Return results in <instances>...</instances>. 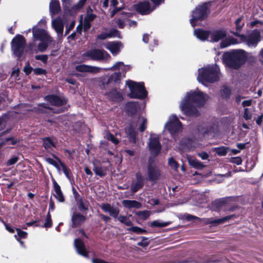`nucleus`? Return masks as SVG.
I'll return each mask as SVG.
<instances>
[{
  "label": "nucleus",
  "instance_id": "obj_1",
  "mask_svg": "<svg viewBox=\"0 0 263 263\" xmlns=\"http://www.w3.org/2000/svg\"><path fill=\"white\" fill-rule=\"evenodd\" d=\"M209 99L208 95L199 90H192L186 93L180 103V107L184 114L197 116L199 115V108L202 107Z\"/></svg>",
  "mask_w": 263,
  "mask_h": 263
},
{
  "label": "nucleus",
  "instance_id": "obj_2",
  "mask_svg": "<svg viewBox=\"0 0 263 263\" xmlns=\"http://www.w3.org/2000/svg\"><path fill=\"white\" fill-rule=\"evenodd\" d=\"M219 69L216 65L202 67L198 70L197 80L204 85H206V83H214L219 79Z\"/></svg>",
  "mask_w": 263,
  "mask_h": 263
},
{
  "label": "nucleus",
  "instance_id": "obj_3",
  "mask_svg": "<svg viewBox=\"0 0 263 263\" xmlns=\"http://www.w3.org/2000/svg\"><path fill=\"white\" fill-rule=\"evenodd\" d=\"M33 41H40L38 45V49L41 52L46 50L49 44L53 41L52 38L50 36L46 30L35 26L32 28Z\"/></svg>",
  "mask_w": 263,
  "mask_h": 263
},
{
  "label": "nucleus",
  "instance_id": "obj_4",
  "mask_svg": "<svg viewBox=\"0 0 263 263\" xmlns=\"http://www.w3.org/2000/svg\"><path fill=\"white\" fill-rule=\"evenodd\" d=\"M210 4V2H207L199 5L193 11L192 17L190 19V23L192 27L201 25V21L208 16V8Z\"/></svg>",
  "mask_w": 263,
  "mask_h": 263
},
{
  "label": "nucleus",
  "instance_id": "obj_5",
  "mask_svg": "<svg viewBox=\"0 0 263 263\" xmlns=\"http://www.w3.org/2000/svg\"><path fill=\"white\" fill-rule=\"evenodd\" d=\"M126 84L130 91L129 93L130 98L142 99L146 97L147 92L143 83H137L132 80L127 81Z\"/></svg>",
  "mask_w": 263,
  "mask_h": 263
},
{
  "label": "nucleus",
  "instance_id": "obj_6",
  "mask_svg": "<svg viewBox=\"0 0 263 263\" xmlns=\"http://www.w3.org/2000/svg\"><path fill=\"white\" fill-rule=\"evenodd\" d=\"M110 59V55L104 50L90 49L83 54V61L92 60L106 61Z\"/></svg>",
  "mask_w": 263,
  "mask_h": 263
},
{
  "label": "nucleus",
  "instance_id": "obj_7",
  "mask_svg": "<svg viewBox=\"0 0 263 263\" xmlns=\"http://www.w3.org/2000/svg\"><path fill=\"white\" fill-rule=\"evenodd\" d=\"M248 53L242 50H231V68L238 69L248 59Z\"/></svg>",
  "mask_w": 263,
  "mask_h": 263
},
{
  "label": "nucleus",
  "instance_id": "obj_8",
  "mask_svg": "<svg viewBox=\"0 0 263 263\" xmlns=\"http://www.w3.org/2000/svg\"><path fill=\"white\" fill-rule=\"evenodd\" d=\"M230 201L229 197L216 199L211 203L210 207L213 211L219 213L225 212L229 210Z\"/></svg>",
  "mask_w": 263,
  "mask_h": 263
},
{
  "label": "nucleus",
  "instance_id": "obj_9",
  "mask_svg": "<svg viewBox=\"0 0 263 263\" xmlns=\"http://www.w3.org/2000/svg\"><path fill=\"white\" fill-rule=\"evenodd\" d=\"M167 130L172 137H174L175 135L179 133L182 129L181 124L176 116L172 115L170 117L168 121L166 123L164 127Z\"/></svg>",
  "mask_w": 263,
  "mask_h": 263
},
{
  "label": "nucleus",
  "instance_id": "obj_10",
  "mask_svg": "<svg viewBox=\"0 0 263 263\" xmlns=\"http://www.w3.org/2000/svg\"><path fill=\"white\" fill-rule=\"evenodd\" d=\"M25 39L20 35H16L12 41V50L14 54L20 57L22 55L25 46Z\"/></svg>",
  "mask_w": 263,
  "mask_h": 263
},
{
  "label": "nucleus",
  "instance_id": "obj_11",
  "mask_svg": "<svg viewBox=\"0 0 263 263\" xmlns=\"http://www.w3.org/2000/svg\"><path fill=\"white\" fill-rule=\"evenodd\" d=\"M146 175L147 180L148 181L155 182L159 179L161 176L160 171L154 162L149 160Z\"/></svg>",
  "mask_w": 263,
  "mask_h": 263
},
{
  "label": "nucleus",
  "instance_id": "obj_12",
  "mask_svg": "<svg viewBox=\"0 0 263 263\" xmlns=\"http://www.w3.org/2000/svg\"><path fill=\"white\" fill-rule=\"evenodd\" d=\"M66 21L59 16L57 18L52 17L51 26L57 33L58 38L61 40L63 35L64 24Z\"/></svg>",
  "mask_w": 263,
  "mask_h": 263
},
{
  "label": "nucleus",
  "instance_id": "obj_13",
  "mask_svg": "<svg viewBox=\"0 0 263 263\" xmlns=\"http://www.w3.org/2000/svg\"><path fill=\"white\" fill-rule=\"evenodd\" d=\"M45 99L47 101H49L53 106L60 107L55 110L53 108H50V109L53 110V112L60 113L64 111V109L62 107H61V106L66 103L64 99H62L59 97L54 95L47 96L45 98Z\"/></svg>",
  "mask_w": 263,
  "mask_h": 263
},
{
  "label": "nucleus",
  "instance_id": "obj_14",
  "mask_svg": "<svg viewBox=\"0 0 263 263\" xmlns=\"http://www.w3.org/2000/svg\"><path fill=\"white\" fill-rule=\"evenodd\" d=\"M62 1L64 7L65 13L66 15L69 13L70 15H72L75 13L76 10L83 6L86 0H80L76 5H74L71 7V0H62Z\"/></svg>",
  "mask_w": 263,
  "mask_h": 263
},
{
  "label": "nucleus",
  "instance_id": "obj_15",
  "mask_svg": "<svg viewBox=\"0 0 263 263\" xmlns=\"http://www.w3.org/2000/svg\"><path fill=\"white\" fill-rule=\"evenodd\" d=\"M148 146L150 152L152 155H157L158 154L161 148V146L159 142V137L155 134H151Z\"/></svg>",
  "mask_w": 263,
  "mask_h": 263
},
{
  "label": "nucleus",
  "instance_id": "obj_16",
  "mask_svg": "<svg viewBox=\"0 0 263 263\" xmlns=\"http://www.w3.org/2000/svg\"><path fill=\"white\" fill-rule=\"evenodd\" d=\"M209 42H218L221 40L225 38L228 35L226 29L220 28L210 30Z\"/></svg>",
  "mask_w": 263,
  "mask_h": 263
},
{
  "label": "nucleus",
  "instance_id": "obj_17",
  "mask_svg": "<svg viewBox=\"0 0 263 263\" xmlns=\"http://www.w3.org/2000/svg\"><path fill=\"white\" fill-rule=\"evenodd\" d=\"M129 13H122L118 18L116 22L118 24L120 28H123L125 25H128L129 27H135L137 23L135 21H132L128 19Z\"/></svg>",
  "mask_w": 263,
  "mask_h": 263
},
{
  "label": "nucleus",
  "instance_id": "obj_18",
  "mask_svg": "<svg viewBox=\"0 0 263 263\" xmlns=\"http://www.w3.org/2000/svg\"><path fill=\"white\" fill-rule=\"evenodd\" d=\"M104 46L113 55L119 54L123 47L122 43L119 41L107 42L104 44Z\"/></svg>",
  "mask_w": 263,
  "mask_h": 263
},
{
  "label": "nucleus",
  "instance_id": "obj_19",
  "mask_svg": "<svg viewBox=\"0 0 263 263\" xmlns=\"http://www.w3.org/2000/svg\"><path fill=\"white\" fill-rule=\"evenodd\" d=\"M137 126V124L133 123L129 124L125 128V132L129 140L133 143H136L137 140V133L136 132Z\"/></svg>",
  "mask_w": 263,
  "mask_h": 263
},
{
  "label": "nucleus",
  "instance_id": "obj_20",
  "mask_svg": "<svg viewBox=\"0 0 263 263\" xmlns=\"http://www.w3.org/2000/svg\"><path fill=\"white\" fill-rule=\"evenodd\" d=\"M260 33L257 30L253 31L248 37L246 42L249 47H256L260 41Z\"/></svg>",
  "mask_w": 263,
  "mask_h": 263
},
{
  "label": "nucleus",
  "instance_id": "obj_21",
  "mask_svg": "<svg viewBox=\"0 0 263 263\" xmlns=\"http://www.w3.org/2000/svg\"><path fill=\"white\" fill-rule=\"evenodd\" d=\"M86 214H81L74 212L71 216L72 226L73 227H78L81 225L86 220Z\"/></svg>",
  "mask_w": 263,
  "mask_h": 263
},
{
  "label": "nucleus",
  "instance_id": "obj_22",
  "mask_svg": "<svg viewBox=\"0 0 263 263\" xmlns=\"http://www.w3.org/2000/svg\"><path fill=\"white\" fill-rule=\"evenodd\" d=\"M102 69V70L103 69V68ZM129 65H125L122 62H118L116 63L111 67L108 68H104V70H109L112 71L119 70V72H121L123 74V76L125 77L126 72L129 70Z\"/></svg>",
  "mask_w": 263,
  "mask_h": 263
},
{
  "label": "nucleus",
  "instance_id": "obj_23",
  "mask_svg": "<svg viewBox=\"0 0 263 263\" xmlns=\"http://www.w3.org/2000/svg\"><path fill=\"white\" fill-rule=\"evenodd\" d=\"M198 147V144L195 141L191 139H184L182 141L180 145V149L182 151H193Z\"/></svg>",
  "mask_w": 263,
  "mask_h": 263
},
{
  "label": "nucleus",
  "instance_id": "obj_24",
  "mask_svg": "<svg viewBox=\"0 0 263 263\" xmlns=\"http://www.w3.org/2000/svg\"><path fill=\"white\" fill-rule=\"evenodd\" d=\"M135 9L140 14L142 15L148 14L151 13L153 10L150 7L148 2H143L139 3L134 6Z\"/></svg>",
  "mask_w": 263,
  "mask_h": 263
},
{
  "label": "nucleus",
  "instance_id": "obj_25",
  "mask_svg": "<svg viewBox=\"0 0 263 263\" xmlns=\"http://www.w3.org/2000/svg\"><path fill=\"white\" fill-rule=\"evenodd\" d=\"M192 262H195V263H230L229 260L225 258H221V259H206L204 260H201V261H194L192 259H185V260H182L179 262V263H192Z\"/></svg>",
  "mask_w": 263,
  "mask_h": 263
},
{
  "label": "nucleus",
  "instance_id": "obj_26",
  "mask_svg": "<svg viewBox=\"0 0 263 263\" xmlns=\"http://www.w3.org/2000/svg\"><path fill=\"white\" fill-rule=\"evenodd\" d=\"M100 208L104 212L108 213L110 216L114 218L118 217L119 213V210L110 204L108 203H102L100 205Z\"/></svg>",
  "mask_w": 263,
  "mask_h": 263
},
{
  "label": "nucleus",
  "instance_id": "obj_27",
  "mask_svg": "<svg viewBox=\"0 0 263 263\" xmlns=\"http://www.w3.org/2000/svg\"><path fill=\"white\" fill-rule=\"evenodd\" d=\"M136 180L134 181L131 185V191L133 193L137 192L143 185V178L140 173L136 175Z\"/></svg>",
  "mask_w": 263,
  "mask_h": 263
},
{
  "label": "nucleus",
  "instance_id": "obj_28",
  "mask_svg": "<svg viewBox=\"0 0 263 263\" xmlns=\"http://www.w3.org/2000/svg\"><path fill=\"white\" fill-rule=\"evenodd\" d=\"M194 34L197 39L201 41H209L210 30H204L201 29H195L194 31Z\"/></svg>",
  "mask_w": 263,
  "mask_h": 263
},
{
  "label": "nucleus",
  "instance_id": "obj_29",
  "mask_svg": "<svg viewBox=\"0 0 263 263\" xmlns=\"http://www.w3.org/2000/svg\"><path fill=\"white\" fill-rule=\"evenodd\" d=\"M76 70L80 72H89L97 73L100 72L102 69L100 67L95 66H89L85 65H80L76 66Z\"/></svg>",
  "mask_w": 263,
  "mask_h": 263
},
{
  "label": "nucleus",
  "instance_id": "obj_30",
  "mask_svg": "<svg viewBox=\"0 0 263 263\" xmlns=\"http://www.w3.org/2000/svg\"><path fill=\"white\" fill-rule=\"evenodd\" d=\"M53 184L54 191V196L58 201L63 202L65 201V198L62 192L60 185L55 180L53 181Z\"/></svg>",
  "mask_w": 263,
  "mask_h": 263
},
{
  "label": "nucleus",
  "instance_id": "obj_31",
  "mask_svg": "<svg viewBox=\"0 0 263 263\" xmlns=\"http://www.w3.org/2000/svg\"><path fill=\"white\" fill-rule=\"evenodd\" d=\"M50 13L51 17L58 14L60 11V3L58 0H51L50 3Z\"/></svg>",
  "mask_w": 263,
  "mask_h": 263
},
{
  "label": "nucleus",
  "instance_id": "obj_32",
  "mask_svg": "<svg viewBox=\"0 0 263 263\" xmlns=\"http://www.w3.org/2000/svg\"><path fill=\"white\" fill-rule=\"evenodd\" d=\"M117 37L118 38H121L120 32L117 30L112 29L110 30L109 33H103L98 35L97 39L100 40H104L108 37Z\"/></svg>",
  "mask_w": 263,
  "mask_h": 263
},
{
  "label": "nucleus",
  "instance_id": "obj_33",
  "mask_svg": "<svg viewBox=\"0 0 263 263\" xmlns=\"http://www.w3.org/2000/svg\"><path fill=\"white\" fill-rule=\"evenodd\" d=\"M124 77L121 72H115L108 79L107 84H117L118 83L120 80Z\"/></svg>",
  "mask_w": 263,
  "mask_h": 263
},
{
  "label": "nucleus",
  "instance_id": "obj_34",
  "mask_svg": "<svg viewBox=\"0 0 263 263\" xmlns=\"http://www.w3.org/2000/svg\"><path fill=\"white\" fill-rule=\"evenodd\" d=\"M219 96L221 99H228L230 96V87L227 85H223L220 90Z\"/></svg>",
  "mask_w": 263,
  "mask_h": 263
},
{
  "label": "nucleus",
  "instance_id": "obj_35",
  "mask_svg": "<svg viewBox=\"0 0 263 263\" xmlns=\"http://www.w3.org/2000/svg\"><path fill=\"white\" fill-rule=\"evenodd\" d=\"M138 107L136 102H128L126 105V110L129 115L132 116L137 111Z\"/></svg>",
  "mask_w": 263,
  "mask_h": 263
},
{
  "label": "nucleus",
  "instance_id": "obj_36",
  "mask_svg": "<svg viewBox=\"0 0 263 263\" xmlns=\"http://www.w3.org/2000/svg\"><path fill=\"white\" fill-rule=\"evenodd\" d=\"M187 160L189 164L192 167L197 169H201L204 167L203 163L196 159L191 157H187Z\"/></svg>",
  "mask_w": 263,
  "mask_h": 263
},
{
  "label": "nucleus",
  "instance_id": "obj_37",
  "mask_svg": "<svg viewBox=\"0 0 263 263\" xmlns=\"http://www.w3.org/2000/svg\"><path fill=\"white\" fill-rule=\"evenodd\" d=\"M109 97L113 101H120L122 100V95L117 90H114L110 91L108 94Z\"/></svg>",
  "mask_w": 263,
  "mask_h": 263
},
{
  "label": "nucleus",
  "instance_id": "obj_38",
  "mask_svg": "<svg viewBox=\"0 0 263 263\" xmlns=\"http://www.w3.org/2000/svg\"><path fill=\"white\" fill-rule=\"evenodd\" d=\"M122 204L125 207L128 209L132 208H139L140 207V203L135 200H124L122 201Z\"/></svg>",
  "mask_w": 263,
  "mask_h": 263
},
{
  "label": "nucleus",
  "instance_id": "obj_39",
  "mask_svg": "<svg viewBox=\"0 0 263 263\" xmlns=\"http://www.w3.org/2000/svg\"><path fill=\"white\" fill-rule=\"evenodd\" d=\"M170 223V222H163L160 220H156L151 222L149 226L152 228H163L168 226Z\"/></svg>",
  "mask_w": 263,
  "mask_h": 263
},
{
  "label": "nucleus",
  "instance_id": "obj_40",
  "mask_svg": "<svg viewBox=\"0 0 263 263\" xmlns=\"http://www.w3.org/2000/svg\"><path fill=\"white\" fill-rule=\"evenodd\" d=\"M138 123L139 125V129L141 132H143L147 127V119L144 117H139L138 118Z\"/></svg>",
  "mask_w": 263,
  "mask_h": 263
},
{
  "label": "nucleus",
  "instance_id": "obj_41",
  "mask_svg": "<svg viewBox=\"0 0 263 263\" xmlns=\"http://www.w3.org/2000/svg\"><path fill=\"white\" fill-rule=\"evenodd\" d=\"M230 218V217L229 216H227L224 217L217 219L215 220H213L212 219H208L206 222L207 223H212V224H214L217 225V224L223 223L228 221Z\"/></svg>",
  "mask_w": 263,
  "mask_h": 263
},
{
  "label": "nucleus",
  "instance_id": "obj_42",
  "mask_svg": "<svg viewBox=\"0 0 263 263\" xmlns=\"http://www.w3.org/2000/svg\"><path fill=\"white\" fill-rule=\"evenodd\" d=\"M76 248V252L85 257V258H89L90 256V255L91 254V252L88 251L86 249V248Z\"/></svg>",
  "mask_w": 263,
  "mask_h": 263
},
{
  "label": "nucleus",
  "instance_id": "obj_43",
  "mask_svg": "<svg viewBox=\"0 0 263 263\" xmlns=\"http://www.w3.org/2000/svg\"><path fill=\"white\" fill-rule=\"evenodd\" d=\"M107 168L103 166H95L93 171L97 175L100 177L104 176L106 175Z\"/></svg>",
  "mask_w": 263,
  "mask_h": 263
},
{
  "label": "nucleus",
  "instance_id": "obj_44",
  "mask_svg": "<svg viewBox=\"0 0 263 263\" xmlns=\"http://www.w3.org/2000/svg\"><path fill=\"white\" fill-rule=\"evenodd\" d=\"M220 41L221 42L219 43L220 49L226 48L230 45V38L229 36H227Z\"/></svg>",
  "mask_w": 263,
  "mask_h": 263
},
{
  "label": "nucleus",
  "instance_id": "obj_45",
  "mask_svg": "<svg viewBox=\"0 0 263 263\" xmlns=\"http://www.w3.org/2000/svg\"><path fill=\"white\" fill-rule=\"evenodd\" d=\"M222 61L226 66L230 68V52L228 51L223 53L222 55Z\"/></svg>",
  "mask_w": 263,
  "mask_h": 263
},
{
  "label": "nucleus",
  "instance_id": "obj_46",
  "mask_svg": "<svg viewBox=\"0 0 263 263\" xmlns=\"http://www.w3.org/2000/svg\"><path fill=\"white\" fill-rule=\"evenodd\" d=\"M77 203L78 204V208L80 211L83 212L87 210L88 206L87 204L84 202L81 198L77 200Z\"/></svg>",
  "mask_w": 263,
  "mask_h": 263
},
{
  "label": "nucleus",
  "instance_id": "obj_47",
  "mask_svg": "<svg viewBox=\"0 0 263 263\" xmlns=\"http://www.w3.org/2000/svg\"><path fill=\"white\" fill-rule=\"evenodd\" d=\"M16 234H15L14 237L17 240H19L20 238H25L27 236V233L26 232L19 229H16Z\"/></svg>",
  "mask_w": 263,
  "mask_h": 263
},
{
  "label": "nucleus",
  "instance_id": "obj_48",
  "mask_svg": "<svg viewBox=\"0 0 263 263\" xmlns=\"http://www.w3.org/2000/svg\"><path fill=\"white\" fill-rule=\"evenodd\" d=\"M118 219L127 226H130L132 224V221L126 216L120 215L118 217Z\"/></svg>",
  "mask_w": 263,
  "mask_h": 263
},
{
  "label": "nucleus",
  "instance_id": "obj_49",
  "mask_svg": "<svg viewBox=\"0 0 263 263\" xmlns=\"http://www.w3.org/2000/svg\"><path fill=\"white\" fill-rule=\"evenodd\" d=\"M43 145L47 149L54 146L53 143L49 138H46L43 139Z\"/></svg>",
  "mask_w": 263,
  "mask_h": 263
},
{
  "label": "nucleus",
  "instance_id": "obj_50",
  "mask_svg": "<svg viewBox=\"0 0 263 263\" xmlns=\"http://www.w3.org/2000/svg\"><path fill=\"white\" fill-rule=\"evenodd\" d=\"M120 0H105L103 3V6L107 7L108 6L115 7L118 4Z\"/></svg>",
  "mask_w": 263,
  "mask_h": 263
},
{
  "label": "nucleus",
  "instance_id": "obj_51",
  "mask_svg": "<svg viewBox=\"0 0 263 263\" xmlns=\"http://www.w3.org/2000/svg\"><path fill=\"white\" fill-rule=\"evenodd\" d=\"M213 149L219 156H224L227 153V149L224 147H215Z\"/></svg>",
  "mask_w": 263,
  "mask_h": 263
},
{
  "label": "nucleus",
  "instance_id": "obj_52",
  "mask_svg": "<svg viewBox=\"0 0 263 263\" xmlns=\"http://www.w3.org/2000/svg\"><path fill=\"white\" fill-rule=\"evenodd\" d=\"M168 165L172 169L175 171H177L179 167V164L173 158L169 159Z\"/></svg>",
  "mask_w": 263,
  "mask_h": 263
},
{
  "label": "nucleus",
  "instance_id": "obj_53",
  "mask_svg": "<svg viewBox=\"0 0 263 263\" xmlns=\"http://www.w3.org/2000/svg\"><path fill=\"white\" fill-rule=\"evenodd\" d=\"M105 138L108 140L111 141L115 144H117L119 143V140L110 133H107L105 136Z\"/></svg>",
  "mask_w": 263,
  "mask_h": 263
},
{
  "label": "nucleus",
  "instance_id": "obj_54",
  "mask_svg": "<svg viewBox=\"0 0 263 263\" xmlns=\"http://www.w3.org/2000/svg\"><path fill=\"white\" fill-rule=\"evenodd\" d=\"M243 117L246 120H250L252 118L251 109L247 108H245L244 110Z\"/></svg>",
  "mask_w": 263,
  "mask_h": 263
},
{
  "label": "nucleus",
  "instance_id": "obj_55",
  "mask_svg": "<svg viewBox=\"0 0 263 263\" xmlns=\"http://www.w3.org/2000/svg\"><path fill=\"white\" fill-rule=\"evenodd\" d=\"M235 23V25H236V31L237 32L240 31L244 25L243 23L242 22L241 18V17L238 18L236 20Z\"/></svg>",
  "mask_w": 263,
  "mask_h": 263
},
{
  "label": "nucleus",
  "instance_id": "obj_56",
  "mask_svg": "<svg viewBox=\"0 0 263 263\" xmlns=\"http://www.w3.org/2000/svg\"><path fill=\"white\" fill-rule=\"evenodd\" d=\"M96 15L92 13V11L91 9L88 10L87 15L85 17V21H93Z\"/></svg>",
  "mask_w": 263,
  "mask_h": 263
},
{
  "label": "nucleus",
  "instance_id": "obj_57",
  "mask_svg": "<svg viewBox=\"0 0 263 263\" xmlns=\"http://www.w3.org/2000/svg\"><path fill=\"white\" fill-rule=\"evenodd\" d=\"M18 160V157L16 156H13L11 158H10L7 162V165H12L16 163Z\"/></svg>",
  "mask_w": 263,
  "mask_h": 263
},
{
  "label": "nucleus",
  "instance_id": "obj_58",
  "mask_svg": "<svg viewBox=\"0 0 263 263\" xmlns=\"http://www.w3.org/2000/svg\"><path fill=\"white\" fill-rule=\"evenodd\" d=\"M51 226H52V220L51 219V216L49 214V212H48V213L47 215V217L46 218V221L44 223V227L45 228H47L51 227Z\"/></svg>",
  "mask_w": 263,
  "mask_h": 263
},
{
  "label": "nucleus",
  "instance_id": "obj_59",
  "mask_svg": "<svg viewBox=\"0 0 263 263\" xmlns=\"http://www.w3.org/2000/svg\"><path fill=\"white\" fill-rule=\"evenodd\" d=\"M129 230L138 234H142L145 232V231L138 227H133L129 229Z\"/></svg>",
  "mask_w": 263,
  "mask_h": 263
},
{
  "label": "nucleus",
  "instance_id": "obj_60",
  "mask_svg": "<svg viewBox=\"0 0 263 263\" xmlns=\"http://www.w3.org/2000/svg\"><path fill=\"white\" fill-rule=\"evenodd\" d=\"M33 70L34 73L36 75L45 74L46 73V70L41 68H36L33 69Z\"/></svg>",
  "mask_w": 263,
  "mask_h": 263
},
{
  "label": "nucleus",
  "instance_id": "obj_61",
  "mask_svg": "<svg viewBox=\"0 0 263 263\" xmlns=\"http://www.w3.org/2000/svg\"><path fill=\"white\" fill-rule=\"evenodd\" d=\"M149 248H136V252L138 255H143V253L147 252Z\"/></svg>",
  "mask_w": 263,
  "mask_h": 263
},
{
  "label": "nucleus",
  "instance_id": "obj_62",
  "mask_svg": "<svg viewBox=\"0 0 263 263\" xmlns=\"http://www.w3.org/2000/svg\"><path fill=\"white\" fill-rule=\"evenodd\" d=\"M35 59L41 60L44 63H46L47 61L48 57L46 55H37L35 56Z\"/></svg>",
  "mask_w": 263,
  "mask_h": 263
},
{
  "label": "nucleus",
  "instance_id": "obj_63",
  "mask_svg": "<svg viewBox=\"0 0 263 263\" xmlns=\"http://www.w3.org/2000/svg\"><path fill=\"white\" fill-rule=\"evenodd\" d=\"M242 160L240 157H231V163H235L237 165H239L241 163Z\"/></svg>",
  "mask_w": 263,
  "mask_h": 263
},
{
  "label": "nucleus",
  "instance_id": "obj_64",
  "mask_svg": "<svg viewBox=\"0 0 263 263\" xmlns=\"http://www.w3.org/2000/svg\"><path fill=\"white\" fill-rule=\"evenodd\" d=\"M74 247H84L83 241L79 238L76 239L74 241Z\"/></svg>",
  "mask_w": 263,
  "mask_h": 263
}]
</instances>
